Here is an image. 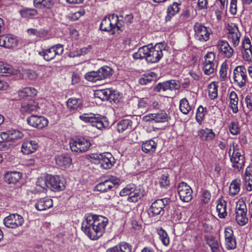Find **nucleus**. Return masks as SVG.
Here are the masks:
<instances>
[{"label":"nucleus","instance_id":"cd10ccee","mask_svg":"<svg viewBox=\"0 0 252 252\" xmlns=\"http://www.w3.org/2000/svg\"><path fill=\"white\" fill-rule=\"evenodd\" d=\"M22 177V175L18 172H10L4 175V181L9 184H15L18 183Z\"/></svg>","mask_w":252,"mask_h":252},{"label":"nucleus","instance_id":"4468645a","mask_svg":"<svg viewBox=\"0 0 252 252\" xmlns=\"http://www.w3.org/2000/svg\"><path fill=\"white\" fill-rule=\"evenodd\" d=\"M118 21V16L114 14L109 17H105L101 21L100 29L102 31L110 32L116 26L118 30H120Z\"/></svg>","mask_w":252,"mask_h":252},{"label":"nucleus","instance_id":"1a4fd4ad","mask_svg":"<svg viewBox=\"0 0 252 252\" xmlns=\"http://www.w3.org/2000/svg\"><path fill=\"white\" fill-rule=\"evenodd\" d=\"M247 209L245 203L243 201L237 202L235 208V220L237 223L242 226L246 224L248 218L247 216Z\"/></svg>","mask_w":252,"mask_h":252},{"label":"nucleus","instance_id":"e433bc0d","mask_svg":"<svg viewBox=\"0 0 252 252\" xmlns=\"http://www.w3.org/2000/svg\"><path fill=\"white\" fill-rule=\"evenodd\" d=\"M153 116H154V123H164L168 121V115L164 110L153 113Z\"/></svg>","mask_w":252,"mask_h":252},{"label":"nucleus","instance_id":"774afa93","mask_svg":"<svg viewBox=\"0 0 252 252\" xmlns=\"http://www.w3.org/2000/svg\"><path fill=\"white\" fill-rule=\"evenodd\" d=\"M245 102L247 105V107L250 110L252 109V96L248 95L245 97Z\"/></svg>","mask_w":252,"mask_h":252},{"label":"nucleus","instance_id":"c85d7f7f","mask_svg":"<svg viewBox=\"0 0 252 252\" xmlns=\"http://www.w3.org/2000/svg\"><path fill=\"white\" fill-rule=\"evenodd\" d=\"M56 164L59 166L67 168L71 163V158L67 155H58L55 157Z\"/></svg>","mask_w":252,"mask_h":252},{"label":"nucleus","instance_id":"f3484780","mask_svg":"<svg viewBox=\"0 0 252 252\" xmlns=\"http://www.w3.org/2000/svg\"><path fill=\"white\" fill-rule=\"evenodd\" d=\"M3 222L6 227L15 229L23 224L24 219L21 216L17 214H13L5 217L3 220Z\"/></svg>","mask_w":252,"mask_h":252},{"label":"nucleus","instance_id":"bb28decb","mask_svg":"<svg viewBox=\"0 0 252 252\" xmlns=\"http://www.w3.org/2000/svg\"><path fill=\"white\" fill-rule=\"evenodd\" d=\"M37 147L38 145L36 141H26L22 144V152L24 154L28 155L34 152Z\"/></svg>","mask_w":252,"mask_h":252},{"label":"nucleus","instance_id":"4d7b16f0","mask_svg":"<svg viewBox=\"0 0 252 252\" xmlns=\"http://www.w3.org/2000/svg\"><path fill=\"white\" fill-rule=\"evenodd\" d=\"M10 140L20 139L23 137V134L22 132L16 129L10 130Z\"/></svg>","mask_w":252,"mask_h":252},{"label":"nucleus","instance_id":"a878e982","mask_svg":"<svg viewBox=\"0 0 252 252\" xmlns=\"http://www.w3.org/2000/svg\"><path fill=\"white\" fill-rule=\"evenodd\" d=\"M132 247L127 243L122 242L108 249L106 252H131Z\"/></svg>","mask_w":252,"mask_h":252},{"label":"nucleus","instance_id":"09e8293b","mask_svg":"<svg viewBox=\"0 0 252 252\" xmlns=\"http://www.w3.org/2000/svg\"><path fill=\"white\" fill-rule=\"evenodd\" d=\"M203 65L202 69L206 75H209L213 74L216 69L215 63H209L204 62Z\"/></svg>","mask_w":252,"mask_h":252},{"label":"nucleus","instance_id":"ea45409f","mask_svg":"<svg viewBox=\"0 0 252 252\" xmlns=\"http://www.w3.org/2000/svg\"><path fill=\"white\" fill-rule=\"evenodd\" d=\"M0 73H2V75L8 76L14 73V70L11 65L0 62Z\"/></svg>","mask_w":252,"mask_h":252},{"label":"nucleus","instance_id":"58836bf2","mask_svg":"<svg viewBox=\"0 0 252 252\" xmlns=\"http://www.w3.org/2000/svg\"><path fill=\"white\" fill-rule=\"evenodd\" d=\"M81 105V100L75 98H70L67 102V106L70 110H77Z\"/></svg>","mask_w":252,"mask_h":252},{"label":"nucleus","instance_id":"c03bdc74","mask_svg":"<svg viewBox=\"0 0 252 252\" xmlns=\"http://www.w3.org/2000/svg\"><path fill=\"white\" fill-rule=\"evenodd\" d=\"M207 242L212 252H220V244L217 239L211 237L207 240Z\"/></svg>","mask_w":252,"mask_h":252},{"label":"nucleus","instance_id":"f704fd0d","mask_svg":"<svg viewBox=\"0 0 252 252\" xmlns=\"http://www.w3.org/2000/svg\"><path fill=\"white\" fill-rule=\"evenodd\" d=\"M241 181L239 179H235L230 183L229 186V194L231 196H234L240 191Z\"/></svg>","mask_w":252,"mask_h":252},{"label":"nucleus","instance_id":"13d9d810","mask_svg":"<svg viewBox=\"0 0 252 252\" xmlns=\"http://www.w3.org/2000/svg\"><path fill=\"white\" fill-rule=\"evenodd\" d=\"M230 133L233 135H237L240 132V128L237 122H232L229 126Z\"/></svg>","mask_w":252,"mask_h":252},{"label":"nucleus","instance_id":"473e14b6","mask_svg":"<svg viewBox=\"0 0 252 252\" xmlns=\"http://www.w3.org/2000/svg\"><path fill=\"white\" fill-rule=\"evenodd\" d=\"M230 107L234 113H237L238 111V97L237 94L234 91H232L229 94Z\"/></svg>","mask_w":252,"mask_h":252},{"label":"nucleus","instance_id":"c756f323","mask_svg":"<svg viewBox=\"0 0 252 252\" xmlns=\"http://www.w3.org/2000/svg\"><path fill=\"white\" fill-rule=\"evenodd\" d=\"M132 122L129 119H124L120 121L117 125V130L119 133H122L128 130L132 129Z\"/></svg>","mask_w":252,"mask_h":252},{"label":"nucleus","instance_id":"8fccbe9b","mask_svg":"<svg viewBox=\"0 0 252 252\" xmlns=\"http://www.w3.org/2000/svg\"><path fill=\"white\" fill-rule=\"evenodd\" d=\"M20 12L23 18H31L37 14L36 10L31 8H24Z\"/></svg>","mask_w":252,"mask_h":252},{"label":"nucleus","instance_id":"6e6552de","mask_svg":"<svg viewBox=\"0 0 252 252\" xmlns=\"http://www.w3.org/2000/svg\"><path fill=\"white\" fill-rule=\"evenodd\" d=\"M91 158L98 160L101 167L105 169H110L115 162L114 158L110 153L93 154Z\"/></svg>","mask_w":252,"mask_h":252},{"label":"nucleus","instance_id":"6e6d98bb","mask_svg":"<svg viewBox=\"0 0 252 252\" xmlns=\"http://www.w3.org/2000/svg\"><path fill=\"white\" fill-rule=\"evenodd\" d=\"M27 32L29 34L34 35L39 37H43L46 35L44 31L42 30H37L35 29H29Z\"/></svg>","mask_w":252,"mask_h":252},{"label":"nucleus","instance_id":"680f3d73","mask_svg":"<svg viewBox=\"0 0 252 252\" xmlns=\"http://www.w3.org/2000/svg\"><path fill=\"white\" fill-rule=\"evenodd\" d=\"M226 248L228 250H234L236 247V242L235 237L225 240Z\"/></svg>","mask_w":252,"mask_h":252},{"label":"nucleus","instance_id":"052dcab7","mask_svg":"<svg viewBox=\"0 0 252 252\" xmlns=\"http://www.w3.org/2000/svg\"><path fill=\"white\" fill-rule=\"evenodd\" d=\"M24 73L26 77L31 80H35L38 75L36 72L31 69L26 70Z\"/></svg>","mask_w":252,"mask_h":252},{"label":"nucleus","instance_id":"79ce46f5","mask_svg":"<svg viewBox=\"0 0 252 252\" xmlns=\"http://www.w3.org/2000/svg\"><path fill=\"white\" fill-rule=\"evenodd\" d=\"M158 233L162 243L165 246L169 244L170 240L166 232L162 228L157 229Z\"/></svg>","mask_w":252,"mask_h":252},{"label":"nucleus","instance_id":"2f4dec72","mask_svg":"<svg viewBox=\"0 0 252 252\" xmlns=\"http://www.w3.org/2000/svg\"><path fill=\"white\" fill-rule=\"evenodd\" d=\"M39 109L38 103L35 101H31L26 104L23 105L21 111L23 112L30 113L36 111Z\"/></svg>","mask_w":252,"mask_h":252},{"label":"nucleus","instance_id":"0e129e2a","mask_svg":"<svg viewBox=\"0 0 252 252\" xmlns=\"http://www.w3.org/2000/svg\"><path fill=\"white\" fill-rule=\"evenodd\" d=\"M215 137V134L212 129L206 128V134L203 138V141H210Z\"/></svg>","mask_w":252,"mask_h":252},{"label":"nucleus","instance_id":"5fc2aeb1","mask_svg":"<svg viewBox=\"0 0 252 252\" xmlns=\"http://www.w3.org/2000/svg\"><path fill=\"white\" fill-rule=\"evenodd\" d=\"M36 186L40 187L43 189H46L47 188H49L48 184V176L46 178H39L36 181Z\"/></svg>","mask_w":252,"mask_h":252},{"label":"nucleus","instance_id":"5701e85b","mask_svg":"<svg viewBox=\"0 0 252 252\" xmlns=\"http://www.w3.org/2000/svg\"><path fill=\"white\" fill-rule=\"evenodd\" d=\"M0 46L7 48H14L17 46V40L10 35H0Z\"/></svg>","mask_w":252,"mask_h":252},{"label":"nucleus","instance_id":"a18cd8bd","mask_svg":"<svg viewBox=\"0 0 252 252\" xmlns=\"http://www.w3.org/2000/svg\"><path fill=\"white\" fill-rule=\"evenodd\" d=\"M34 5L36 8H50L53 4L52 0H34Z\"/></svg>","mask_w":252,"mask_h":252},{"label":"nucleus","instance_id":"de8ad7c7","mask_svg":"<svg viewBox=\"0 0 252 252\" xmlns=\"http://www.w3.org/2000/svg\"><path fill=\"white\" fill-rule=\"evenodd\" d=\"M142 196V193L139 189H136L128 196L127 200L131 202H136L140 199Z\"/></svg>","mask_w":252,"mask_h":252},{"label":"nucleus","instance_id":"37998d69","mask_svg":"<svg viewBox=\"0 0 252 252\" xmlns=\"http://www.w3.org/2000/svg\"><path fill=\"white\" fill-rule=\"evenodd\" d=\"M157 75L154 72H151L150 74L144 75V76L139 79V82L140 84L145 85L152 81L156 80Z\"/></svg>","mask_w":252,"mask_h":252},{"label":"nucleus","instance_id":"39448f33","mask_svg":"<svg viewBox=\"0 0 252 252\" xmlns=\"http://www.w3.org/2000/svg\"><path fill=\"white\" fill-rule=\"evenodd\" d=\"M233 80L234 85L239 88L245 87L248 81L247 69L244 65L235 67L233 72Z\"/></svg>","mask_w":252,"mask_h":252},{"label":"nucleus","instance_id":"4c0bfd02","mask_svg":"<svg viewBox=\"0 0 252 252\" xmlns=\"http://www.w3.org/2000/svg\"><path fill=\"white\" fill-rule=\"evenodd\" d=\"M36 90L32 87H26L18 92L19 96L22 98L29 96H34L36 95Z\"/></svg>","mask_w":252,"mask_h":252},{"label":"nucleus","instance_id":"864d4df0","mask_svg":"<svg viewBox=\"0 0 252 252\" xmlns=\"http://www.w3.org/2000/svg\"><path fill=\"white\" fill-rule=\"evenodd\" d=\"M158 182L161 187L165 188L169 186L170 181L168 174L167 173L162 174L159 178Z\"/></svg>","mask_w":252,"mask_h":252},{"label":"nucleus","instance_id":"72a5a7b5","mask_svg":"<svg viewBox=\"0 0 252 252\" xmlns=\"http://www.w3.org/2000/svg\"><path fill=\"white\" fill-rule=\"evenodd\" d=\"M157 144L153 140L147 141L142 145V151L146 153H153L157 148Z\"/></svg>","mask_w":252,"mask_h":252},{"label":"nucleus","instance_id":"bf43d9fd","mask_svg":"<svg viewBox=\"0 0 252 252\" xmlns=\"http://www.w3.org/2000/svg\"><path fill=\"white\" fill-rule=\"evenodd\" d=\"M227 65L223 63L220 70V79L221 81H225L227 79Z\"/></svg>","mask_w":252,"mask_h":252},{"label":"nucleus","instance_id":"69168bd1","mask_svg":"<svg viewBox=\"0 0 252 252\" xmlns=\"http://www.w3.org/2000/svg\"><path fill=\"white\" fill-rule=\"evenodd\" d=\"M225 239H232L234 238L233 231L231 227H226L224 230Z\"/></svg>","mask_w":252,"mask_h":252},{"label":"nucleus","instance_id":"603ef678","mask_svg":"<svg viewBox=\"0 0 252 252\" xmlns=\"http://www.w3.org/2000/svg\"><path fill=\"white\" fill-rule=\"evenodd\" d=\"M241 49L252 51V40L247 36H245L242 42Z\"/></svg>","mask_w":252,"mask_h":252},{"label":"nucleus","instance_id":"3c124183","mask_svg":"<svg viewBox=\"0 0 252 252\" xmlns=\"http://www.w3.org/2000/svg\"><path fill=\"white\" fill-rule=\"evenodd\" d=\"M206 113V108L202 106H199L197 108L196 113V120L199 124H201L202 121L204 119V116Z\"/></svg>","mask_w":252,"mask_h":252},{"label":"nucleus","instance_id":"7ed1b4c3","mask_svg":"<svg viewBox=\"0 0 252 252\" xmlns=\"http://www.w3.org/2000/svg\"><path fill=\"white\" fill-rule=\"evenodd\" d=\"M79 118L85 123H89L93 126L98 129H102L109 126L107 118L99 114L93 113H84L79 116Z\"/></svg>","mask_w":252,"mask_h":252},{"label":"nucleus","instance_id":"aec40b11","mask_svg":"<svg viewBox=\"0 0 252 252\" xmlns=\"http://www.w3.org/2000/svg\"><path fill=\"white\" fill-rule=\"evenodd\" d=\"M180 87V83L178 81L171 80L162 83H159L155 88L154 90L158 92H165L168 90L173 91L179 89Z\"/></svg>","mask_w":252,"mask_h":252},{"label":"nucleus","instance_id":"6ab92c4d","mask_svg":"<svg viewBox=\"0 0 252 252\" xmlns=\"http://www.w3.org/2000/svg\"><path fill=\"white\" fill-rule=\"evenodd\" d=\"M28 124L31 126L41 129L48 125L47 119L43 116L32 115L27 119Z\"/></svg>","mask_w":252,"mask_h":252},{"label":"nucleus","instance_id":"f257e3e1","mask_svg":"<svg viewBox=\"0 0 252 252\" xmlns=\"http://www.w3.org/2000/svg\"><path fill=\"white\" fill-rule=\"evenodd\" d=\"M108 223L107 218L102 216L88 214L82 222V231L92 240H96L101 237Z\"/></svg>","mask_w":252,"mask_h":252},{"label":"nucleus","instance_id":"20e7f679","mask_svg":"<svg viewBox=\"0 0 252 252\" xmlns=\"http://www.w3.org/2000/svg\"><path fill=\"white\" fill-rule=\"evenodd\" d=\"M113 74V70L109 66H104L100 68L97 71H92L87 73L85 77L89 81L96 82L110 78Z\"/></svg>","mask_w":252,"mask_h":252},{"label":"nucleus","instance_id":"a19ab883","mask_svg":"<svg viewBox=\"0 0 252 252\" xmlns=\"http://www.w3.org/2000/svg\"><path fill=\"white\" fill-rule=\"evenodd\" d=\"M192 107L186 98L182 99L180 101V110L184 114H187L191 110Z\"/></svg>","mask_w":252,"mask_h":252},{"label":"nucleus","instance_id":"f8f14e48","mask_svg":"<svg viewBox=\"0 0 252 252\" xmlns=\"http://www.w3.org/2000/svg\"><path fill=\"white\" fill-rule=\"evenodd\" d=\"M219 55L224 58L229 59L232 57L234 54V50L231 47L228 42L220 39L218 41L216 45Z\"/></svg>","mask_w":252,"mask_h":252},{"label":"nucleus","instance_id":"412c9836","mask_svg":"<svg viewBox=\"0 0 252 252\" xmlns=\"http://www.w3.org/2000/svg\"><path fill=\"white\" fill-rule=\"evenodd\" d=\"M118 178H111L98 184L95 187V190L100 192H106L111 190L116 185L118 184Z\"/></svg>","mask_w":252,"mask_h":252},{"label":"nucleus","instance_id":"7c9ffc66","mask_svg":"<svg viewBox=\"0 0 252 252\" xmlns=\"http://www.w3.org/2000/svg\"><path fill=\"white\" fill-rule=\"evenodd\" d=\"M217 211L220 218H224L227 215L226 202L222 199L217 200Z\"/></svg>","mask_w":252,"mask_h":252},{"label":"nucleus","instance_id":"49530a36","mask_svg":"<svg viewBox=\"0 0 252 252\" xmlns=\"http://www.w3.org/2000/svg\"><path fill=\"white\" fill-rule=\"evenodd\" d=\"M218 86L215 83H212L208 87V94L211 99H214L218 96Z\"/></svg>","mask_w":252,"mask_h":252},{"label":"nucleus","instance_id":"e2e57ef3","mask_svg":"<svg viewBox=\"0 0 252 252\" xmlns=\"http://www.w3.org/2000/svg\"><path fill=\"white\" fill-rule=\"evenodd\" d=\"M215 54L212 52H210L205 56V61L204 62L209 63H215Z\"/></svg>","mask_w":252,"mask_h":252},{"label":"nucleus","instance_id":"a211bd4d","mask_svg":"<svg viewBox=\"0 0 252 252\" xmlns=\"http://www.w3.org/2000/svg\"><path fill=\"white\" fill-rule=\"evenodd\" d=\"M49 188L57 191L63 190L65 188V179L60 176L48 175Z\"/></svg>","mask_w":252,"mask_h":252},{"label":"nucleus","instance_id":"4be33fe9","mask_svg":"<svg viewBox=\"0 0 252 252\" xmlns=\"http://www.w3.org/2000/svg\"><path fill=\"white\" fill-rule=\"evenodd\" d=\"M53 206V201L51 199L44 197L37 199L35 204V208L38 211H44Z\"/></svg>","mask_w":252,"mask_h":252},{"label":"nucleus","instance_id":"ddd939ff","mask_svg":"<svg viewBox=\"0 0 252 252\" xmlns=\"http://www.w3.org/2000/svg\"><path fill=\"white\" fill-rule=\"evenodd\" d=\"M195 38L201 42H206L210 38L211 30L202 24L196 23L194 25Z\"/></svg>","mask_w":252,"mask_h":252},{"label":"nucleus","instance_id":"2eb2a0df","mask_svg":"<svg viewBox=\"0 0 252 252\" xmlns=\"http://www.w3.org/2000/svg\"><path fill=\"white\" fill-rule=\"evenodd\" d=\"M167 200L166 199H157L150 206L148 210V214L151 217L156 216L163 215Z\"/></svg>","mask_w":252,"mask_h":252},{"label":"nucleus","instance_id":"0eeeda50","mask_svg":"<svg viewBox=\"0 0 252 252\" xmlns=\"http://www.w3.org/2000/svg\"><path fill=\"white\" fill-rule=\"evenodd\" d=\"M91 145L90 140L85 137L77 138L70 142L71 151L79 153L88 151Z\"/></svg>","mask_w":252,"mask_h":252},{"label":"nucleus","instance_id":"c9c22d12","mask_svg":"<svg viewBox=\"0 0 252 252\" xmlns=\"http://www.w3.org/2000/svg\"><path fill=\"white\" fill-rule=\"evenodd\" d=\"M251 167H248L245 173L244 185L248 191H252V175L250 173Z\"/></svg>","mask_w":252,"mask_h":252},{"label":"nucleus","instance_id":"f03ea898","mask_svg":"<svg viewBox=\"0 0 252 252\" xmlns=\"http://www.w3.org/2000/svg\"><path fill=\"white\" fill-rule=\"evenodd\" d=\"M165 47L163 42L157 43L154 47L150 45L144 46L133 54V57L135 60L145 59L151 63H157L162 58V51L165 50Z\"/></svg>","mask_w":252,"mask_h":252},{"label":"nucleus","instance_id":"393cba45","mask_svg":"<svg viewBox=\"0 0 252 252\" xmlns=\"http://www.w3.org/2000/svg\"><path fill=\"white\" fill-rule=\"evenodd\" d=\"M180 2H174L172 4L169 5L167 9V15L165 17L166 22L170 21L172 17L177 14L180 10Z\"/></svg>","mask_w":252,"mask_h":252},{"label":"nucleus","instance_id":"338daca9","mask_svg":"<svg viewBox=\"0 0 252 252\" xmlns=\"http://www.w3.org/2000/svg\"><path fill=\"white\" fill-rule=\"evenodd\" d=\"M211 197V193L208 190H204L202 194V201L204 203H207L210 200Z\"/></svg>","mask_w":252,"mask_h":252},{"label":"nucleus","instance_id":"9b49d317","mask_svg":"<svg viewBox=\"0 0 252 252\" xmlns=\"http://www.w3.org/2000/svg\"><path fill=\"white\" fill-rule=\"evenodd\" d=\"M230 159L232 163V166L235 170L240 171L243 169L245 163V157L241 154L237 149H235L234 145H233V152L230 155Z\"/></svg>","mask_w":252,"mask_h":252},{"label":"nucleus","instance_id":"dca6fc26","mask_svg":"<svg viewBox=\"0 0 252 252\" xmlns=\"http://www.w3.org/2000/svg\"><path fill=\"white\" fill-rule=\"evenodd\" d=\"M178 192L181 200L189 202L192 199V190L191 188L185 182H181L178 187Z\"/></svg>","mask_w":252,"mask_h":252},{"label":"nucleus","instance_id":"b1692460","mask_svg":"<svg viewBox=\"0 0 252 252\" xmlns=\"http://www.w3.org/2000/svg\"><path fill=\"white\" fill-rule=\"evenodd\" d=\"M94 96L101 100H110L114 99V94L110 89H106L97 90L94 93Z\"/></svg>","mask_w":252,"mask_h":252},{"label":"nucleus","instance_id":"9d476101","mask_svg":"<svg viewBox=\"0 0 252 252\" xmlns=\"http://www.w3.org/2000/svg\"><path fill=\"white\" fill-rule=\"evenodd\" d=\"M226 36L228 40L232 44L233 47L238 46L240 43L241 34L238 27L235 24H228L227 27Z\"/></svg>","mask_w":252,"mask_h":252},{"label":"nucleus","instance_id":"423d86ee","mask_svg":"<svg viewBox=\"0 0 252 252\" xmlns=\"http://www.w3.org/2000/svg\"><path fill=\"white\" fill-rule=\"evenodd\" d=\"M63 45L58 44L48 49L42 50L39 52L38 54L43 57L46 61H50L54 59L57 56L61 55L63 53Z\"/></svg>","mask_w":252,"mask_h":252}]
</instances>
